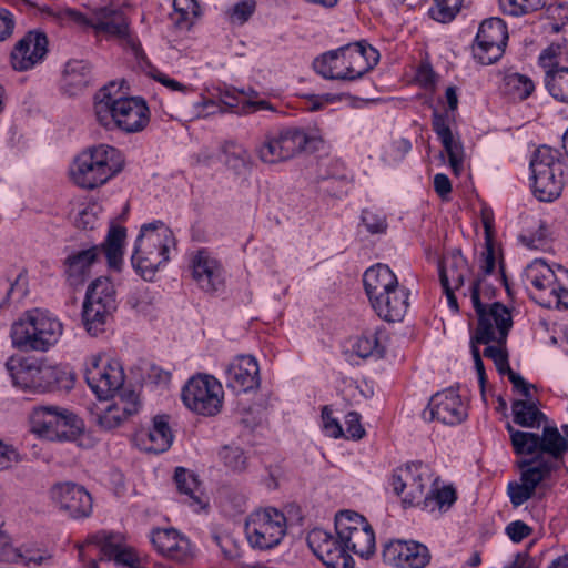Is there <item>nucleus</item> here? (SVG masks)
Instances as JSON below:
<instances>
[{
	"instance_id": "obj_1",
	"label": "nucleus",
	"mask_w": 568,
	"mask_h": 568,
	"mask_svg": "<svg viewBox=\"0 0 568 568\" xmlns=\"http://www.w3.org/2000/svg\"><path fill=\"white\" fill-rule=\"evenodd\" d=\"M516 455L530 456L517 463L520 483L511 481L507 494L514 507H519L534 497L536 488L548 479L564 463L568 443L556 426H544L541 434L506 426Z\"/></svg>"
},
{
	"instance_id": "obj_2",
	"label": "nucleus",
	"mask_w": 568,
	"mask_h": 568,
	"mask_svg": "<svg viewBox=\"0 0 568 568\" xmlns=\"http://www.w3.org/2000/svg\"><path fill=\"white\" fill-rule=\"evenodd\" d=\"M115 83L103 87L94 97V113L103 126L114 124L120 130L134 133L149 123V109L139 98H125L115 90Z\"/></svg>"
},
{
	"instance_id": "obj_3",
	"label": "nucleus",
	"mask_w": 568,
	"mask_h": 568,
	"mask_svg": "<svg viewBox=\"0 0 568 568\" xmlns=\"http://www.w3.org/2000/svg\"><path fill=\"white\" fill-rule=\"evenodd\" d=\"M120 150L109 144H98L80 152L70 165V179L81 189L94 190L104 185L124 168Z\"/></svg>"
},
{
	"instance_id": "obj_4",
	"label": "nucleus",
	"mask_w": 568,
	"mask_h": 568,
	"mask_svg": "<svg viewBox=\"0 0 568 568\" xmlns=\"http://www.w3.org/2000/svg\"><path fill=\"white\" fill-rule=\"evenodd\" d=\"M124 239L125 229L113 226L101 245L70 252L64 260V275L68 284L72 287L81 286L91 275L93 265L102 254L106 256L111 268L120 270Z\"/></svg>"
},
{
	"instance_id": "obj_5",
	"label": "nucleus",
	"mask_w": 568,
	"mask_h": 568,
	"mask_svg": "<svg viewBox=\"0 0 568 568\" xmlns=\"http://www.w3.org/2000/svg\"><path fill=\"white\" fill-rule=\"evenodd\" d=\"M62 323L48 311H27L13 322L10 336L13 346L23 351L45 352L58 343Z\"/></svg>"
},
{
	"instance_id": "obj_6",
	"label": "nucleus",
	"mask_w": 568,
	"mask_h": 568,
	"mask_svg": "<svg viewBox=\"0 0 568 568\" xmlns=\"http://www.w3.org/2000/svg\"><path fill=\"white\" fill-rule=\"evenodd\" d=\"M174 244L172 231L161 221L144 224L131 257L133 267L144 280L151 281L158 268L169 261Z\"/></svg>"
},
{
	"instance_id": "obj_7",
	"label": "nucleus",
	"mask_w": 568,
	"mask_h": 568,
	"mask_svg": "<svg viewBox=\"0 0 568 568\" xmlns=\"http://www.w3.org/2000/svg\"><path fill=\"white\" fill-rule=\"evenodd\" d=\"M531 190L540 202H552L558 199L566 183L565 161L560 153L547 145L539 146L531 160Z\"/></svg>"
},
{
	"instance_id": "obj_8",
	"label": "nucleus",
	"mask_w": 568,
	"mask_h": 568,
	"mask_svg": "<svg viewBox=\"0 0 568 568\" xmlns=\"http://www.w3.org/2000/svg\"><path fill=\"white\" fill-rule=\"evenodd\" d=\"M481 290V280L470 286V298L478 316V325L470 341L481 345L506 343L513 326L510 311L499 302L484 304L480 301Z\"/></svg>"
},
{
	"instance_id": "obj_9",
	"label": "nucleus",
	"mask_w": 568,
	"mask_h": 568,
	"mask_svg": "<svg viewBox=\"0 0 568 568\" xmlns=\"http://www.w3.org/2000/svg\"><path fill=\"white\" fill-rule=\"evenodd\" d=\"M321 140L308 135L304 130L287 128L274 134H267L256 153L266 164H276L294 158L302 151L315 149Z\"/></svg>"
},
{
	"instance_id": "obj_10",
	"label": "nucleus",
	"mask_w": 568,
	"mask_h": 568,
	"mask_svg": "<svg viewBox=\"0 0 568 568\" xmlns=\"http://www.w3.org/2000/svg\"><path fill=\"white\" fill-rule=\"evenodd\" d=\"M335 531L344 542L346 551L369 558L375 551V534L369 523L352 510H342L335 516Z\"/></svg>"
},
{
	"instance_id": "obj_11",
	"label": "nucleus",
	"mask_w": 568,
	"mask_h": 568,
	"mask_svg": "<svg viewBox=\"0 0 568 568\" xmlns=\"http://www.w3.org/2000/svg\"><path fill=\"white\" fill-rule=\"evenodd\" d=\"M31 429L50 440H61L80 430L81 422L68 409L53 405L36 406L30 415Z\"/></svg>"
},
{
	"instance_id": "obj_12",
	"label": "nucleus",
	"mask_w": 568,
	"mask_h": 568,
	"mask_svg": "<svg viewBox=\"0 0 568 568\" xmlns=\"http://www.w3.org/2000/svg\"><path fill=\"white\" fill-rule=\"evenodd\" d=\"M221 383L211 375H197L189 379L182 389V400L192 412L203 416L220 413L223 404Z\"/></svg>"
},
{
	"instance_id": "obj_13",
	"label": "nucleus",
	"mask_w": 568,
	"mask_h": 568,
	"mask_svg": "<svg viewBox=\"0 0 568 568\" xmlns=\"http://www.w3.org/2000/svg\"><path fill=\"white\" fill-rule=\"evenodd\" d=\"M286 532V518L275 508L252 513L245 523L250 545L262 550L277 546Z\"/></svg>"
},
{
	"instance_id": "obj_14",
	"label": "nucleus",
	"mask_w": 568,
	"mask_h": 568,
	"mask_svg": "<svg viewBox=\"0 0 568 568\" xmlns=\"http://www.w3.org/2000/svg\"><path fill=\"white\" fill-rule=\"evenodd\" d=\"M108 398L100 399L90 409L92 420L103 430L120 427L140 409L139 396L134 392H122Z\"/></svg>"
},
{
	"instance_id": "obj_15",
	"label": "nucleus",
	"mask_w": 568,
	"mask_h": 568,
	"mask_svg": "<svg viewBox=\"0 0 568 568\" xmlns=\"http://www.w3.org/2000/svg\"><path fill=\"white\" fill-rule=\"evenodd\" d=\"M507 40V26L500 18L484 20L473 44L474 58L485 65L497 62L505 52Z\"/></svg>"
},
{
	"instance_id": "obj_16",
	"label": "nucleus",
	"mask_w": 568,
	"mask_h": 568,
	"mask_svg": "<svg viewBox=\"0 0 568 568\" xmlns=\"http://www.w3.org/2000/svg\"><path fill=\"white\" fill-rule=\"evenodd\" d=\"M84 377L99 399L114 395L124 382V374L120 365L99 354L91 355L87 359Z\"/></svg>"
},
{
	"instance_id": "obj_17",
	"label": "nucleus",
	"mask_w": 568,
	"mask_h": 568,
	"mask_svg": "<svg viewBox=\"0 0 568 568\" xmlns=\"http://www.w3.org/2000/svg\"><path fill=\"white\" fill-rule=\"evenodd\" d=\"M428 467L420 462L395 469L392 475L394 493L400 497L404 507L418 506L425 498V486L429 481Z\"/></svg>"
},
{
	"instance_id": "obj_18",
	"label": "nucleus",
	"mask_w": 568,
	"mask_h": 568,
	"mask_svg": "<svg viewBox=\"0 0 568 568\" xmlns=\"http://www.w3.org/2000/svg\"><path fill=\"white\" fill-rule=\"evenodd\" d=\"M306 540L314 555L327 568H354V560L337 534L335 536L325 529L314 528L307 534Z\"/></svg>"
},
{
	"instance_id": "obj_19",
	"label": "nucleus",
	"mask_w": 568,
	"mask_h": 568,
	"mask_svg": "<svg viewBox=\"0 0 568 568\" xmlns=\"http://www.w3.org/2000/svg\"><path fill=\"white\" fill-rule=\"evenodd\" d=\"M49 40L40 30L28 31L13 47L10 61L13 70L23 72L42 63L48 54Z\"/></svg>"
},
{
	"instance_id": "obj_20",
	"label": "nucleus",
	"mask_w": 568,
	"mask_h": 568,
	"mask_svg": "<svg viewBox=\"0 0 568 568\" xmlns=\"http://www.w3.org/2000/svg\"><path fill=\"white\" fill-rule=\"evenodd\" d=\"M382 555L386 565L396 568H425L432 558L429 549L415 540H392Z\"/></svg>"
},
{
	"instance_id": "obj_21",
	"label": "nucleus",
	"mask_w": 568,
	"mask_h": 568,
	"mask_svg": "<svg viewBox=\"0 0 568 568\" xmlns=\"http://www.w3.org/2000/svg\"><path fill=\"white\" fill-rule=\"evenodd\" d=\"M191 276L203 292L212 294L224 286V270L206 250H199L190 257Z\"/></svg>"
},
{
	"instance_id": "obj_22",
	"label": "nucleus",
	"mask_w": 568,
	"mask_h": 568,
	"mask_svg": "<svg viewBox=\"0 0 568 568\" xmlns=\"http://www.w3.org/2000/svg\"><path fill=\"white\" fill-rule=\"evenodd\" d=\"M51 496L59 508L71 518H84L92 511L91 495L82 486L73 483L58 484L52 487Z\"/></svg>"
},
{
	"instance_id": "obj_23",
	"label": "nucleus",
	"mask_w": 568,
	"mask_h": 568,
	"mask_svg": "<svg viewBox=\"0 0 568 568\" xmlns=\"http://www.w3.org/2000/svg\"><path fill=\"white\" fill-rule=\"evenodd\" d=\"M225 383L236 393H246L260 385L257 361L251 355H239L227 366Z\"/></svg>"
},
{
	"instance_id": "obj_24",
	"label": "nucleus",
	"mask_w": 568,
	"mask_h": 568,
	"mask_svg": "<svg viewBox=\"0 0 568 568\" xmlns=\"http://www.w3.org/2000/svg\"><path fill=\"white\" fill-rule=\"evenodd\" d=\"M151 542L161 556L178 562H185L193 556L190 540L174 528L153 529Z\"/></svg>"
},
{
	"instance_id": "obj_25",
	"label": "nucleus",
	"mask_w": 568,
	"mask_h": 568,
	"mask_svg": "<svg viewBox=\"0 0 568 568\" xmlns=\"http://www.w3.org/2000/svg\"><path fill=\"white\" fill-rule=\"evenodd\" d=\"M429 419L446 425L460 424L467 417V410L460 396L453 388L436 393L429 400Z\"/></svg>"
},
{
	"instance_id": "obj_26",
	"label": "nucleus",
	"mask_w": 568,
	"mask_h": 568,
	"mask_svg": "<svg viewBox=\"0 0 568 568\" xmlns=\"http://www.w3.org/2000/svg\"><path fill=\"white\" fill-rule=\"evenodd\" d=\"M346 60L347 81H354L369 72L379 61L378 51L366 41L342 47Z\"/></svg>"
},
{
	"instance_id": "obj_27",
	"label": "nucleus",
	"mask_w": 568,
	"mask_h": 568,
	"mask_svg": "<svg viewBox=\"0 0 568 568\" xmlns=\"http://www.w3.org/2000/svg\"><path fill=\"white\" fill-rule=\"evenodd\" d=\"M100 552L115 564L136 568L139 559L134 550L125 544V537L118 532L99 531L91 538Z\"/></svg>"
},
{
	"instance_id": "obj_28",
	"label": "nucleus",
	"mask_w": 568,
	"mask_h": 568,
	"mask_svg": "<svg viewBox=\"0 0 568 568\" xmlns=\"http://www.w3.org/2000/svg\"><path fill=\"white\" fill-rule=\"evenodd\" d=\"M568 278V271L562 266L551 268L545 261L535 260L524 271V283L527 287L532 286L540 293L555 292L557 282Z\"/></svg>"
},
{
	"instance_id": "obj_29",
	"label": "nucleus",
	"mask_w": 568,
	"mask_h": 568,
	"mask_svg": "<svg viewBox=\"0 0 568 568\" xmlns=\"http://www.w3.org/2000/svg\"><path fill=\"white\" fill-rule=\"evenodd\" d=\"M363 283L369 303L402 287L395 273L387 265L381 263L366 270Z\"/></svg>"
},
{
	"instance_id": "obj_30",
	"label": "nucleus",
	"mask_w": 568,
	"mask_h": 568,
	"mask_svg": "<svg viewBox=\"0 0 568 568\" xmlns=\"http://www.w3.org/2000/svg\"><path fill=\"white\" fill-rule=\"evenodd\" d=\"M408 297L409 292L400 287L371 302V305L382 320L395 323L404 318L409 306Z\"/></svg>"
},
{
	"instance_id": "obj_31",
	"label": "nucleus",
	"mask_w": 568,
	"mask_h": 568,
	"mask_svg": "<svg viewBox=\"0 0 568 568\" xmlns=\"http://www.w3.org/2000/svg\"><path fill=\"white\" fill-rule=\"evenodd\" d=\"M91 28L119 38H125L129 32V23L123 11L114 6L95 8L92 12Z\"/></svg>"
},
{
	"instance_id": "obj_32",
	"label": "nucleus",
	"mask_w": 568,
	"mask_h": 568,
	"mask_svg": "<svg viewBox=\"0 0 568 568\" xmlns=\"http://www.w3.org/2000/svg\"><path fill=\"white\" fill-rule=\"evenodd\" d=\"M140 444L149 453L160 454L168 450L173 442V434L164 416H155L153 427L139 435Z\"/></svg>"
},
{
	"instance_id": "obj_33",
	"label": "nucleus",
	"mask_w": 568,
	"mask_h": 568,
	"mask_svg": "<svg viewBox=\"0 0 568 568\" xmlns=\"http://www.w3.org/2000/svg\"><path fill=\"white\" fill-rule=\"evenodd\" d=\"M470 274L467 260L460 251H453L439 265V278L442 286L462 288L465 278Z\"/></svg>"
},
{
	"instance_id": "obj_34",
	"label": "nucleus",
	"mask_w": 568,
	"mask_h": 568,
	"mask_svg": "<svg viewBox=\"0 0 568 568\" xmlns=\"http://www.w3.org/2000/svg\"><path fill=\"white\" fill-rule=\"evenodd\" d=\"M115 310L116 306L114 305L84 298L82 320L87 332L92 336L104 332L105 325Z\"/></svg>"
},
{
	"instance_id": "obj_35",
	"label": "nucleus",
	"mask_w": 568,
	"mask_h": 568,
	"mask_svg": "<svg viewBox=\"0 0 568 568\" xmlns=\"http://www.w3.org/2000/svg\"><path fill=\"white\" fill-rule=\"evenodd\" d=\"M179 493L186 496L185 501L195 510L206 507L207 500L203 494L197 476L185 468H176L174 475Z\"/></svg>"
},
{
	"instance_id": "obj_36",
	"label": "nucleus",
	"mask_w": 568,
	"mask_h": 568,
	"mask_svg": "<svg viewBox=\"0 0 568 568\" xmlns=\"http://www.w3.org/2000/svg\"><path fill=\"white\" fill-rule=\"evenodd\" d=\"M313 67L325 79L347 81L346 60L342 47L316 58Z\"/></svg>"
},
{
	"instance_id": "obj_37",
	"label": "nucleus",
	"mask_w": 568,
	"mask_h": 568,
	"mask_svg": "<svg viewBox=\"0 0 568 568\" xmlns=\"http://www.w3.org/2000/svg\"><path fill=\"white\" fill-rule=\"evenodd\" d=\"M38 367V365L28 363L20 357L12 356L6 362V368L11 376L12 383L24 389H39Z\"/></svg>"
},
{
	"instance_id": "obj_38",
	"label": "nucleus",
	"mask_w": 568,
	"mask_h": 568,
	"mask_svg": "<svg viewBox=\"0 0 568 568\" xmlns=\"http://www.w3.org/2000/svg\"><path fill=\"white\" fill-rule=\"evenodd\" d=\"M39 389H69L73 385V376L60 365H40L37 371Z\"/></svg>"
},
{
	"instance_id": "obj_39",
	"label": "nucleus",
	"mask_w": 568,
	"mask_h": 568,
	"mask_svg": "<svg viewBox=\"0 0 568 568\" xmlns=\"http://www.w3.org/2000/svg\"><path fill=\"white\" fill-rule=\"evenodd\" d=\"M41 11L53 22L64 28H91V19L75 9L68 7H43Z\"/></svg>"
},
{
	"instance_id": "obj_40",
	"label": "nucleus",
	"mask_w": 568,
	"mask_h": 568,
	"mask_svg": "<svg viewBox=\"0 0 568 568\" xmlns=\"http://www.w3.org/2000/svg\"><path fill=\"white\" fill-rule=\"evenodd\" d=\"M197 108H202L199 111V115L207 116L215 113H225L240 110L241 104L237 100L236 92L234 90L220 91L219 101L212 99H203L196 104Z\"/></svg>"
},
{
	"instance_id": "obj_41",
	"label": "nucleus",
	"mask_w": 568,
	"mask_h": 568,
	"mask_svg": "<svg viewBox=\"0 0 568 568\" xmlns=\"http://www.w3.org/2000/svg\"><path fill=\"white\" fill-rule=\"evenodd\" d=\"M514 422L521 427H540L546 416L530 400H515L511 405Z\"/></svg>"
},
{
	"instance_id": "obj_42",
	"label": "nucleus",
	"mask_w": 568,
	"mask_h": 568,
	"mask_svg": "<svg viewBox=\"0 0 568 568\" xmlns=\"http://www.w3.org/2000/svg\"><path fill=\"white\" fill-rule=\"evenodd\" d=\"M91 81V69L82 60H71L64 68V85L73 94L85 88Z\"/></svg>"
},
{
	"instance_id": "obj_43",
	"label": "nucleus",
	"mask_w": 568,
	"mask_h": 568,
	"mask_svg": "<svg viewBox=\"0 0 568 568\" xmlns=\"http://www.w3.org/2000/svg\"><path fill=\"white\" fill-rule=\"evenodd\" d=\"M384 334L382 329L367 331L363 333L354 343V353L362 358L371 356L383 357L385 347L381 336Z\"/></svg>"
},
{
	"instance_id": "obj_44",
	"label": "nucleus",
	"mask_w": 568,
	"mask_h": 568,
	"mask_svg": "<svg viewBox=\"0 0 568 568\" xmlns=\"http://www.w3.org/2000/svg\"><path fill=\"white\" fill-rule=\"evenodd\" d=\"M545 84L551 97L568 103V67L546 71Z\"/></svg>"
},
{
	"instance_id": "obj_45",
	"label": "nucleus",
	"mask_w": 568,
	"mask_h": 568,
	"mask_svg": "<svg viewBox=\"0 0 568 568\" xmlns=\"http://www.w3.org/2000/svg\"><path fill=\"white\" fill-rule=\"evenodd\" d=\"M85 300L105 303L116 306L115 288L109 277L100 276L95 278L85 293Z\"/></svg>"
},
{
	"instance_id": "obj_46",
	"label": "nucleus",
	"mask_w": 568,
	"mask_h": 568,
	"mask_svg": "<svg viewBox=\"0 0 568 568\" xmlns=\"http://www.w3.org/2000/svg\"><path fill=\"white\" fill-rule=\"evenodd\" d=\"M429 8V17L440 23L452 22L464 7L465 0H433Z\"/></svg>"
},
{
	"instance_id": "obj_47",
	"label": "nucleus",
	"mask_w": 568,
	"mask_h": 568,
	"mask_svg": "<svg viewBox=\"0 0 568 568\" xmlns=\"http://www.w3.org/2000/svg\"><path fill=\"white\" fill-rule=\"evenodd\" d=\"M174 20L180 28L189 29L200 14L196 0H173Z\"/></svg>"
},
{
	"instance_id": "obj_48",
	"label": "nucleus",
	"mask_w": 568,
	"mask_h": 568,
	"mask_svg": "<svg viewBox=\"0 0 568 568\" xmlns=\"http://www.w3.org/2000/svg\"><path fill=\"white\" fill-rule=\"evenodd\" d=\"M507 92L514 99L525 100L535 90L534 82L530 78L519 73H511L505 78Z\"/></svg>"
},
{
	"instance_id": "obj_49",
	"label": "nucleus",
	"mask_w": 568,
	"mask_h": 568,
	"mask_svg": "<svg viewBox=\"0 0 568 568\" xmlns=\"http://www.w3.org/2000/svg\"><path fill=\"white\" fill-rule=\"evenodd\" d=\"M445 152L448 155L449 165L453 169V172L456 175H459V173L463 170V163H464V146L459 140V138H455L454 134L450 135V138L445 139L440 141Z\"/></svg>"
},
{
	"instance_id": "obj_50",
	"label": "nucleus",
	"mask_w": 568,
	"mask_h": 568,
	"mask_svg": "<svg viewBox=\"0 0 568 568\" xmlns=\"http://www.w3.org/2000/svg\"><path fill=\"white\" fill-rule=\"evenodd\" d=\"M501 11L506 14L519 17L540 9L542 0H498Z\"/></svg>"
},
{
	"instance_id": "obj_51",
	"label": "nucleus",
	"mask_w": 568,
	"mask_h": 568,
	"mask_svg": "<svg viewBox=\"0 0 568 568\" xmlns=\"http://www.w3.org/2000/svg\"><path fill=\"white\" fill-rule=\"evenodd\" d=\"M567 59L566 47L562 44H550L547 49H545L540 57L539 61L541 67L546 71H551V69L564 68L561 63Z\"/></svg>"
},
{
	"instance_id": "obj_52",
	"label": "nucleus",
	"mask_w": 568,
	"mask_h": 568,
	"mask_svg": "<svg viewBox=\"0 0 568 568\" xmlns=\"http://www.w3.org/2000/svg\"><path fill=\"white\" fill-rule=\"evenodd\" d=\"M456 499V490L452 486H445L440 489L432 490L429 495H425L423 504L427 508L434 503L442 510L449 508Z\"/></svg>"
},
{
	"instance_id": "obj_53",
	"label": "nucleus",
	"mask_w": 568,
	"mask_h": 568,
	"mask_svg": "<svg viewBox=\"0 0 568 568\" xmlns=\"http://www.w3.org/2000/svg\"><path fill=\"white\" fill-rule=\"evenodd\" d=\"M224 153L225 163L231 169L241 171L242 169L246 168L250 160V154L243 146L233 142L227 143L224 146Z\"/></svg>"
},
{
	"instance_id": "obj_54",
	"label": "nucleus",
	"mask_w": 568,
	"mask_h": 568,
	"mask_svg": "<svg viewBox=\"0 0 568 568\" xmlns=\"http://www.w3.org/2000/svg\"><path fill=\"white\" fill-rule=\"evenodd\" d=\"M220 456L226 467L234 471H242L246 468V456L240 447L225 446Z\"/></svg>"
},
{
	"instance_id": "obj_55",
	"label": "nucleus",
	"mask_w": 568,
	"mask_h": 568,
	"mask_svg": "<svg viewBox=\"0 0 568 568\" xmlns=\"http://www.w3.org/2000/svg\"><path fill=\"white\" fill-rule=\"evenodd\" d=\"M485 230H486V244L485 250L481 253V263H480V270L483 272V276H487L491 274L496 266V256H495V248L493 241L489 236V226L487 223H485Z\"/></svg>"
},
{
	"instance_id": "obj_56",
	"label": "nucleus",
	"mask_w": 568,
	"mask_h": 568,
	"mask_svg": "<svg viewBox=\"0 0 568 568\" xmlns=\"http://www.w3.org/2000/svg\"><path fill=\"white\" fill-rule=\"evenodd\" d=\"M255 11L254 0H243L234 4L230 11V19L234 23L243 24Z\"/></svg>"
},
{
	"instance_id": "obj_57",
	"label": "nucleus",
	"mask_w": 568,
	"mask_h": 568,
	"mask_svg": "<svg viewBox=\"0 0 568 568\" xmlns=\"http://www.w3.org/2000/svg\"><path fill=\"white\" fill-rule=\"evenodd\" d=\"M20 557L19 550L12 546L10 536L0 529V561L14 562Z\"/></svg>"
},
{
	"instance_id": "obj_58",
	"label": "nucleus",
	"mask_w": 568,
	"mask_h": 568,
	"mask_svg": "<svg viewBox=\"0 0 568 568\" xmlns=\"http://www.w3.org/2000/svg\"><path fill=\"white\" fill-rule=\"evenodd\" d=\"M21 462L19 452L12 446L0 440V471L10 469Z\"/></svg>"
},
{
	"instance_id": "obj_59",
	"label": "nucleus",
	"mask_w": 568,
	"mask_h": 568,
	"mask_svg": "<svg viewBox=\"0 0 568 568\" xmlns=\"http://www.w3.org/2000/svg\"><path fill=\"white\" fill-rule=\"evenodd\" d=\"M323 428L325 433L334 438H338L343 435V428L338 420L332 416V410L328 406H324L322 409Z\"/></svg>"
},
{
	"instance_id": "obj_60",
	"label": "nucleus",
	"mask_w": 568,
	"mask_h": 568,
	"mask_svg": "<svg viewBox=\"0 0 568 568\" xmlns=\"http://www.w3.org/2000/svg\"><path fill=\"white\" fill-rule=\"evenodd\" d=\"M505 531L511 541L520 542L531 534L532 529L524 521L515 520L506 526Z\"/></svg>"
},
{
	"instance_id": "obj_61",
	"label": "nucleus",
	"mask_w": 568,
	"mask_h": 568,
	"mask_svg": "<svg viewBox=\"0 0 568 568\" xmlns=\"http://www.w3.org/2000/svg\"><path fill=\"white\" fill-rule=\"evenodd\" d=\"M362 221L372 234L383 233L387 227L385 217L371 211L363 212Z\"/></svg>"
},
{
	"instance_id": "obj_62",
	"label": "nucleus",
	"mask_w": 568,
	"mask_h": 568,
	"mask_svg": "<svg viewBox=\"0 0 568 568\" xmlns=\"http://www.w3.org/2000/svg\"><path fill=\"white\" fill-rule=\"evenodd\" d=\"M346 434L348 438L361 439L365 430L361 424V415L356 412H349L345 416Z\"/></svg>"
},
{
	"instance_id": "obj_63",
	"label": "nucleus",
	"mask_w": 568,
	"mask_h": 568,
	"mask_svg": "<svg viewBox=\"0 0 568 568\" xmlns=\"http://www.w3.org/2000/svg\"><path fill=\"white\" fill-rule=\"evenodd\" d=\"M98 222L99 219L94 206L82 210L75 219L77 227L82 230H93Z\"/></svg>"
},
{
	"instance_id": "obj_64",
	"label": "nucleus",
	"mask_w": 568,
	"mask_h": 568,
	"mask_svg": "<svg viewBox=\"0 0 568 568\" xmlns=\"http://www.w3.org/2000/svg\"><path fill=\"white\" fill-rule=\"evenodd\" d=\"M521 242L529 248L540 250L547 244V230L544 225H540L539 231L532 235H523Z\"/></svg>"
}]
</instances>
